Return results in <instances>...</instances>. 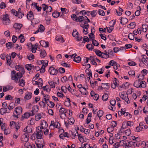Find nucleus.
<instances>
[{
    "mask_svg": "<svg viewBox=\"0 0 148 148\" xmlns=\"http://www.w3.org/2000/svg\"><path fill=\"white\" fill-rule=\"evenodd\" d=\"M80 26L83 28H85V29H88L89 27V25L88 22L85 21L84 22V24H81L80 25Z\"/></svg>",
    "mask_w": 148,
    "mask_h": 148,
    "instance_id": "nucleus-10",
    "label": "nucleus"
},
{
    "mask_svg": "<svg viewBox=\"0 0 148 148\" xmlns=\"http://www.w3.org/2000/svg\"><path fill=\"white\" fill-rule=\"evenodd\" d=\"M25 67L27 70L28 71L31 70L32 68H33L31 64H27L25 65Z\"/></svg>",
    "mask_w": 148,
    "mask_h": 148,
    "instance_id": "nucleus-34",
    "label": "nucleus"
},
{
    "mask_svg": "<svg viewBox=\"0 0 148 148\" xmlns=\"http://www.w3.org/2000/svg\"><path fill=\"white\" fill-rule=\"evenodd\" d=\"M116 64V62H115V61H114L113 60H111L109 63V65H111V66H113L114 65H115Z\"/></svg>",
    "mask_w": 148,
    "mask_h": 148,
    "instance_id": "nucleus-64",
    "label": "nucleus"
},
{
    "mask_svg": "<svg viewBox=\"0 0 148 148\" xmlns=\"http://www.w3.org/2000/svg\"><path fill=\"white\" fill-rule=\"evenodd\" d=\"M67 100L65 101L64 105L66 106H70L71 104L70 103V100L68 98H66Z\"/></svg>",
    "mask_w": 148,
    "mask_h": 148,
    "instance_id": "nucleus-32",
    "label": "nucleus"
},
{
    "mask_svg": "<svg viewBox=\"0 0 148 148\" xmlns=\"http://www.w3.org/2000/svg\"><path fill=\"white\" fill-rule=\"evenodd\" d=\"M13 45H14V44H13L12 43L10 42L6 43V46L8 49H10L13 47Z\"/></svg>",
    "mask_w": 148,
    "mask_h": 148,
    "instance_id": "nucleus-26",
    "label": "nucleus"
},
{
    "mask_svg": "<svg viewBox=\"0 0 148 148\" xmlns=\"http://www.w3.org/2000/svg\"><path fill=\"white\" fill-rule=\"evenodd\" d=\"M22 26L23 25L22 24L16 23L14 24L13 27L16 29V30L17 29L20 30Z\"/></svg>",
    "mask_w": 148,
    "mask_h": 148,
    "instance_id": "nucleus-7",
    "label": "nucleus"
},
{
    "mask_svg": "<svg viewBox=\"0 0 148 148\" xmlns=\"http://www.w3.org/2000/svg\"><path fill=\"white\" fill-rule=\"evenodd\" d=\"M131 133V131L130 129H127L126 130L125 132V134L127 136H129Z\"/></svg>",
    "mask_w": 148,
    "mask_h": 148,
    "instance_id": "nucleus-55",
    "label": "nucleus"
},
{
    "mask_svg": "<svg viewBox=\"0 0 148 148\" xmlns=\"http://www.w3.org/2000/svg\"><path fill=\"white\" fill-rule=\"evenodd\" d=\"M128 21V20L126 18L121 17V19L120 23L124 25L126 24Z\"/></svg>",
    "mask_w": 148,
    "mask_h": 148,
    "instance_id": "nucleus-15",
    "label": "nucleus"
},
{
    "mask_svg": "<svg viewBox=\"0 0 148 148\" xmlns=\"http://www.w3.org/2000/svg\"><path fill=\"white\" fill-rule=\"evenodd\" d=\"M83 40L84 41H86L87 42H88L90 41V40L88 37L86 36H85L84 37Z\"/></svg>",
    "mask_w": 148,
    "mask_h": 148,
    "instance_id": "nucleus-62",
    "label": "nucleus"
},
{
    "mask_svg": "<svg viewBox=\"0 0 148 148\" xmlns=\"http://www.w3.org/2000/svg\"><path fill=\"white\" fill-rule=\"evenodd\" d=\"M27 18L31 21L32 23H33L32 20L34 19V16L33 12L32 11H30L27 15Z\"/></svg>",
    "mask_w": 148,
    "mask_h": 148,
    "instance_id": "nucleus-5",
    "label": "nucleus"
},
{
    "mask_svg": "<svg viewBox=\"0 0 148 148\" xmlns=\"http://www.w3.org/2000/svg\"><path fill=\"white\" fill-rule=\"evenodd\" d=\"M141 74L142 75H146L148 73V71L146 69H144L142 70L141 72Z\"/></svg>",
    "mask_w": 148,
    "mask_h": 148,
    "instance_id": "nucleus-50",
    "label": "nucleus"
},
{
    "mask_svg": "<svg viewBox=\"0 0 148 148\" xmlns=\"http://www.w3.org/2000/svg\"><path fill=\"white\" fill-rule=\"evenodd\" d=\"M2 19L4 21H7V23H9L10 20L8 17V14L3 15V16Z\"/></svg>",
    "mask_w": 148,
    "mask_h": 148,
    "instance_id": "nucleus-13",
    "label": "nucleus"
},
{
    "mask_svg": "<svg viewBox=\"0 0 148 148\" xmlns=\"http://www.w3.org/2000/svg\"><path fill=\"white\" fill-rule=\"evenodd\" d=\"M94 47L91 44H88L86 45V48L89 50L91 51L94 49Z\"/></svg>",
    "mask_w": 148,
    "mask_h": 148,
    "instance_id": "nucleus-24",
    "label": "nucleus"
},
{
    "mask_svg": "<svg viewBox=\"0 0 148 148\" xmlns=\"http://www.w3.org/2000/svg\"><path fill=\"white\" fill-rule=\"evenodd\" d=\"M92 44L95 46H98L99 45L98 42L95 39L92 40Z\"/></svg>",
    "mask_w": 148,
    "mask_h": 148,
    "instance_id": "nucleus-53",
    "label": "nucleus"
},
{
    "mask_svg": "<svg viewBox=\"0 0 148 148\" xmlns=\"http://www.w3.org/2000/svg\"><path fill=\"white\" fill-rule=\"evenodd\" d=\"M60 13L58 12H54L52 14V16L54 18H57L59 16Z\"/></svg>",
    "mask_w": 148,
    "mask_h": 148,
    "instance_id": "nucleus-31",
    "label": "nucleus"
},
{
    "mask_svg": "<svg viewBox=\"0 0 148 148\" xmlns=\"http://www.w3.org/2000/svg\"><path fill=\"white\" fill-rule=\"evenodd\" d=\"M102 54H103V55L102 56L103 58H107L110 57L109 56L107 53H103Z\"/></svg>",
    "mask_w": 148,
    "mask_h": 148,
    "instance_id": "nucleus-52",
    "label": "nucleus"
},
{
    "mask_svg": "<svg viewBox=\"0 0 148 148\" xmlns=\"http://www.w3.org/2000/svg\"><path fill=\"white\" fill-rule=\"evenodd\" d=\"M41 125L43 126V127L46 128L48 126V124L45 121H43L41 123Z\"/></svg>",
    "mask_w": 148,
    "mask_h": 148,
    "instance_id": "nucleus-39",
    "label": "nucleus"
},
{
    "mask_svg": "<svg viewBox=\"0 0 148 148\" xmlns=\"http://www.w3.org/2000/svg\"><path fill=\"white\" fill-rule=\"evenodd\" d=\"M103 111L101 110H100L99 111L97 112V115L100 118L101 117L103 114Z\"/></svg>",
    "mask_w": 148,
    "mask_h": 148,
    "instance_id": "nucleus-35",
    "label": "nucleus"
},
{
    "mask_svg": "<svg viewBox=\"0 0 148 148\" xmlns=\"http://www.w3.org/2000/svg\"><path fill=\"white\" fill-rule=\"evenodd\" d=\"M142 60L141 61L144 64H145L147 62V60H146L148 58L146 56L142 55Z\"/></svg>",
    "mask_w": 148,
    "mask_h": 148,
    "instance_id": "nucleus-22",
    "label": "nucleus"
},
{
    "mask_svg": "<svg viewBox=\"0 0 148 148\" xmlns=\"http://www.w3.org/2000/svg\"><path fill=\"white\" fill-rule=\"evenodd\" d=\"M59 71L61 73H63L65 72V69L62 67H60L59 69Z\"/></svg>",
    "mask_w": 148,
    "mask_h": 148,
    "instance_id": "nucleus-59",
    "label": "nucleus"
},
{
    "mask_svg": "<svg viewBox=\"0 0 148 148\" xmlns=\"http://www.w3.org/2000/svg\"><path fill=\"white\" fill-rule=\"evenodd\" d=\"M15 112L16 114H14V113L13 116L14 117H16L17 118H18V115L22 113V108L21 107H16L15 108Z\"/></svg>",
    "mask_w": 148,
    "mask_h": 148,
    "instance_id": "nucleus-3",
    "label": "nucleus"
},
{
    "mask_svg": "<svg viewBox=\"0 0 148 148\" xmlns=\"http://www.w3.org/2000/svg\"><path fill=\"white\" fill-rule=\"evenodd\" d=\"M7 108H3L0 109V113L1 114H3L5 113H8L9 112L7 110Z\"/></svg>",
    "mask_w": 148,
    "mask_h": 148,
    "instance_id": "nucleus-17",
    "label": "nucleus"
},
{
    "mask_svg": "<svg viewBox=\"0 0 148 148\" xmlns=\"http://www.w3.org/2000/svg\"><path fill=\"white\" fill-rule=\"evenodd\" d=\"M99 15L104 16L105 15V13L102 10H99Z\"/></svg>",
    "mask_w": 148,
    "mask_h": 148,
    "instance_id": "nucleus-48",
    "label": "nucleus"
},
{
    "mask_svg": "<svg viewBox=\"0 0 148 148\" xmlns=\"http://www.w3.org/2000/svg\"><path fill=\"white\" fill-rule=\"evenodd\" d=\"M117 79L116 78H114L113 84H114V87H113V85L112 84L111 87L114 89L115 88L116 86H119V84L117 83Z\"/></svg>",
    "mask_w": 148,
    "mask_h": 148,
    "instance_id": "nucleus-21",
    "label": "nucleus"
},
{
    "mask_svg": "<svg viewBox=\"0 0 148 148\" xmlns=\"http://www.w3.org/2000/svg\"><path fill=\"white\" fill-rule=\"evenodd\" d=\"M108 97V95L106 93L103 95L102 97V99L104 101H106Z\"/></svg>",
    "mask_w": 148,
    "mask_h": 148,
    "instance_id": "nucleus-38",
    "label": "nucleus"
},
{
    "mask_svg": "<svg viewBox=\"0 0 148 148\" xmlns=\"http://www.w3.org/2000/svg\"><path fill=\"white\" fill-rule=\"evenodd\" d=\"M11 79L15 80L16 83H18L19 80L22 77V76L20 75V72L16 73V71L13 70L11 73Z\"/></svg>",
    "mask_w": 148,
    "mask_h": 148,
    "instance_id": "nucleus-2",
    "label": "nucleus"
},
{
    "mask_svg": "<svg viewBox=\"0 0 148 148\" xmlns=\"http://www.w3.org/2000/svg\"><path fill=\"white\" fill-rule=\"evenodd\" d=\"M139 84V88H145L146 87V83L145 81L140 82Z\"/></svg>",
    "mask_w": 148,
    "mask_h": 148,
    "instance_id": "nucleus-18",
    "label": "nucleus"
},
{
    "mask_svg": "<svg viewBox=\"0 0 148 148\" xmlns=\"http://www.w3.org/2000/svg\"><path fill=\"white\" fill-rule=\"evenodd\" d=\"M123 144L125 145L126 147H131L132 146V144H133V142L132 141H129L128 142V143H127V141H123Z\"/></svg>",
    "mask_w": 148,
    "mask_h": 148,
    "instance_id": "nucleus-12",
    "label": "nucleus"
},
{
    "mask_svg": "<svg viewBox=\"0 0 148 148\" xmlns=\"http://www.w3.org/2000/svg\"><path fill=\"white\" fill-rule=\"evenodd\" d=\"M47 55V53L45 51H41L40 53V56L42 58H44Z\"/></svg>",
    "mask_w": 148,
    "mask_h": 148,
    "instance_id": "nucleus-28",
    "label": "nucleus"
},
{
    "mask_svg": "<svg viewBox=\"0 0 148 148\" xmlns=\"http://www.w3.org/2000/svg\"><path fill=\"white\" fill-rule=\"evenodd\" d=\"M78 32L76 29L73 30L72 33V35L73 37H77V36H78Z\"/></svg>",
    "mask_w": 148,
    "mask_h": 148,
    "instance_id": "nucleus-44",
    "label": "nucleus"
},
{
    "mask_svg": "<svg viewBox=\"0 0 148 148\" xmlns=\"http://www.w3.org/2000/svg\"><path fill=\"white\" fill-rule=\"evenodd\" d=\"M6 5L5 3L3 2H2L0 5V7L1 9H3L5 8Z\"/></svg>",
    "mask_w": 148,
    "mask_h": 148,
    "instance_id": "nucleus-54",
    "label": "nucleus"
},
{
    "mask_svg": "<svg viewBox=\"0 0 148 148\" xmlns=\"http://www.w3.org/2000/svg\"><path fill=\"white\" fill-rule=\"evenodd\" d=\"M90 11H88L87 12H86V11L84 10H83L82 11H81L80 12V13L81 14H83L84 13L85 14H89L90 12Z\"/></svg>",
    "mask_w": 148,
    "mask_h": 148,
    "instance_id": "nucleus-57",
    "label": "nucleus"
},
{
    "mask_svg": "<svg viewBox=\"0 0 148 148\" xmlns=\"http://www.w3.org/2000/svg\"><path fill=\"white\" fill-rule=\"evenodd\" d=\"M38 106L33 107L32 108V110L31 111L32 113H30L28 112H26L24 114L21 119V121H23L25 118L27 119L29 118L31 116H33L36 112L38 111Z\"/></svg>",
    "mask_w": 148,
    "mask_h": 148,
    "instance_id": "nucleus-1",
    "label": "nucleus"
},
{
    "mask_svg": "<svg viewBox=\"0 0 148 148\" xmlns=\"http://www.w3.org/2000/svg\"><path fill=\"white\" fill-rule=\"evenodd\" d=\"M31 131L30 132H28L27 133H25L24 134L23 136V138H29V133L30 132L32 131V130H31Z\"/></svg>",
    "mask_w": 148,
    "mask_h": 148,
    "instance_id": "nucleus-56",
    "label": "nucleus"
},
{
    "mask_svg": "<svg viewBox=\"0 0 148 148\" xmlns=\"http://www.w3.org/2000/svg\"><path fill=\"white\" fill-rule=\"evenodd\" d=\"M49 71L51 75H57L58 72V71L53 67L51 66L49 67Z\"/></svg>",
    "mask_w": 148,
    "mask_h": 148,
    "instance_id": "nucleus-4",
    "label": "nucleus"
},
{
    "mask_svg": "<svg viewBox=\"0 0 148 148\" xmlns=\"http://www.w3.org/2000/svg\"><path fill=\"white\" fill-rule=\"evenodd\" d=\"M41 118V115L40 113H38L37 115L35 116V120L36 121L39 120Z\"/></svg>",
    "mask_w": 148,
    "mask_h": 148,
    "instance_id": "nucleus-42",
    "label": "nucleus"
},
{
    "mask_svg": "<svg viewBox=\"0 0 148 148\" xmlns=\"http://www.w3.org/2000/svg\"><path fill=\"white\" fill-rule=\"evenodd\" d=\"M67 81V79L66 76H64L61 79V81L63 82H66Z\"/></svg>",
    "mask_w": 148,
    "mask_h": 148,
    "instance_id": "nucleus-63",
    "label": "nucleus"
},
{
    "mask_svg": "<svg viewBox=\"0 0 148 148\" xmlns=\"http://www.w3.org/2000/svg\"><path fill=\"white\" fill-rule=\"evenodd\" d=\"M77 19H75V21L77 22H81L85 20L84 17L82 16H80L77 17Z\"/></svg>",
    "mask_w": 148,
    "mask_h": 148,
    "instance_id": "nucleus-20",
    "label": "nucleus"
},
{
    "mask_svg": "<svg viewBox=\"0 0 148 148\" xmlns=\"http://www.w3.org/2000/svg\"><path fill=\"white\" fill-rule=\"evenodd\" d=\"M38 142V140L36 141V144L37 146V147L38 148H43V146L42 144L37 143Z\"/></svg>",
    "mask_w": 148,
    "mask_h": 148,
    "instance_id": "nucleus-37",
    "label": "nucleus"
},
{
    "mask_svg": "<svg viewBox=\"0 0 148 148\" xmlns=\"http://www.w3.org/2000/svg\"><path fill=\"white\" fill-rule=\"evenodd\" d=\"M11 12L16 16H18V12L15 10L12 9L11 11Z\"/></svg>",
    "mask_w": 148,
    "mask_h": 148,
    "instance_id": "nucleus-58",
    "label": "nucleus"
},
{
    "mask_svg": "<svg viewBox=\"0 0 148 148\" xmlns=\"http://www.w3.org/2000/svg\"><path fill=\"white\" fill-rule=\"evenodd\" d=\"M5 99L7 100H10L11 101L13 100V98L10 95H7L5 97Z\"/></svg>",
    "mask_w": 148,
    "mask_h": 148,
    "instance_id": "nucleus-45",
    "label": "nucleus"
},
{
    "mask_svg": "<svg viewBox=\"0 0 148 148\" xmlns=\"http://www.w3.org/2000/svg\"><path fill=\"white\" fill-rule=\"evenodd\" d=\"M129 65L130 66H134L136 65V63L134 61H131L128 63Z\"/></svg>",
    "mask_w": 148,
    "mask_h": 148,
    "instance_id": "nucleus-60",
    "label": "nucleus"
},
{
    "mask_svg": "<svg viewBox=\"0 0 148 148\" xmlns=\"http://www.w3.org/2000/svg\"><path fill=\"white\" fill-rule=\"evenodd\" d=\"M40 43L42 47H49V42L47 41L45 42L44 40H41L40 42Z\"/></svg>",
    "mask_w": 148,
    "mask_h": 148,
    "instance_id": "nucleus-8",
    "label": "nucleus"
},
{
    "mask_svg": "<svg viewBox=\"0 0 148 148\" xmlns=\"http://www.w3.org/2000/svg\"><path fill=\"white\" fill-rule=\"evenodd\" d=\"M54 126L56 128H59L60 127V124L58 122H55L53 123Z\"/></svg>",
    "mask_w": 148,
    "mask_h": 148,
    "instance_id": "nucleus-40",
    "label": "nucleus"
},
{
    "mask_svg": "<svg viewBox=\"0 0 148 148\" xmlns=\"http://www.w3.org/2000/svg\"><path fill=\"white\" fill-rule=\"evenodd\" d=\"M129 85V83L127 82L125 83L124 84H122V85L123 87V88H124L125 89H126L127 88H128Z\"/></svg>",
    "mask_w": 148,
    "mask_h": 148,
    "instance_id": "nucleus-43",
    "label": "nucleus"
},
{
    "mask_svg": "<svg viewBox=\"0 0 148 148\" xmlns=\"http://www.w3.org/2000/svg\"><path fill=\"white\" fill-rule=\"evenodd\" d=\"M129 38L131 40H133L135 38L134 36L132 33H130L128 36Z\"/></svg>",
    "mask_w": 148,
    "mask_h": 148,
    "instance_id": "nucleus-47",
    "label": "nucleus"
},
{
    "mask_svg": "<svg viewBox=\"0 0 148 148\" xmlns=\"http://www.w3.org/2000/svg\"><path fill=\"white\" fill-rule=\"evenodd\" d=\"M13 87L11 86H7L5 87H4L3 89V92H5L10 90L12 89Z\"/></svg>",
    "mask_w": 148,
    "mask_h": 148,
    "instance_id": "nucleus-23",
    "label": "nucleus"
},
{
    "mask_svg": "<svg viewBox=\"0 0 148 148\" xmlns=\"http://www.w3.org/2000/svg\"><path fill=\"white\" fill-rule=\"evenodd\" d=\"M114 130L113 127H109L107 128V131L108 133L112 132Z\"/></svg>",
    "mask_w": 148,
    "mask_h": 148,
    "instance_id": "nucleus-61",
    "label": "nucleus"
},
{
    "mask_svg": "<svg viewBox=\"0 0 148 148\" xmlns=\"http://www.w3.org/2000/svg\"><path fill=\"white\" fill-rule=\"evenodd\" d=\"M6 60L7 63H8L9 65L10 66L11 64V56L7 55L6 57Z\"/></svg>",
    "mask_w": 148,
    "mask_h": 148,
    "instance_id": "nucleus-30",
    "label": "nucleus"
},
{
    "mask_svg": "<svg viewBox=\"0 0 148 148\" xmlns=\"http://www.w3.org/2000/svg\"><path fill=\"white\" fill-rule=\"evenodd\" d=\"M18 83L19 86L22 87H23L25 86V80L23 79H20L19 80Z\"/></svg>",
    "mask_w": 148,
    "mask_h": 148,
    "instance_id": "nucleus-14",
    "label": "nucleus"
},
{
    "mask_svg": "<svg viewBox=\"0 0 148 148\" xmlns=\"http://www.w3.org/2000/svg\"><path fill=\"white\" fill-rule=\"evenodd\" d=\"M37 43H36L34 45L31 44L32 47L31 51L33 53H35L36 52V50L38 48Z\"/></svg>",
    "mask_w": 148,
    "mask_h": 148,
    "instance_id": "nucleus-11",
    "label": "nucleus"
},
{
    "mask_svg": "<svg viewBox=\"0 0 148 148\" xmlns=\"http://www.w3.org/2000/svg\"><path fill=\"white\" fill-rule=\"evenodd\" d=\"M144 125L143 123L140 122L139 123V132L142 131V130L144 129Z\"/></svg>",
    "mask_w": 148,
    "mask_h": 148,
    "instance_id": "nucleus-46",
    "label": "nucleus"
},
{
    "mask_svg": "<svg viewBox=\"0 0 148 148\" xmlns=\"http://www.w3.org/2000/svg\"><path fill=\"white\" fill-rule=\"evenodd\" d=\"M67 112V110L64 108H61L59 110V112L61 114H64L65 116H66V114H65Z\"/></svg>",
    "mask_w": 148,
    "mask_h": 148,
    "instance_id": "nucleus-25",
    "label": "nucleus"
},
{
    "mask_svg": "<svg viewBox=\"0 0 148 148\" xmlns=\"http://www.w3.org/2000/svg\"><path fill=\"white\" fill-rule=\"evenodd\" d=\"M97 11L96 10H94L91 12L90 14L92 17H95L97 14Z\"/></svg>",
    "mask_w": 148,
    "mask_h": 148,
    "instance_id": "nucleus-33",
    "label": "nucleus"
},
{
    "mask_svg": "<svg viewBox=\"0 0 148 148\" xmlns=\"http://www.w3.org/2000/svg\"><path fill=\"white\" fill-rule=\"evenodd\" d=\"M43 133L40 131V132H37L36 134V137L38 139H40L42 138V136L43 135Z\"/></svg>",
    "mask_w": 148,
    "mask_h": 148,
    "instance_id": "nucleus-19",
    "label": "nucleus"
},
{
    "mask_svg": "<svg viewBox=\"0 0 148 148\" xmlns=\"http://www.w3.org/2000/svg\"><path fill=\"white\" fill-rule=\"evenodd\" d=\"M48 83L49 84L50 86L51 87V88H55V84L52 81H51L50 82H49Z\"/></svg>",
    "mask_w": 148,
    "mask_h": 148,
    "instance_id": "nucleus-51",
    "label": "nucleus"
},
{
    "mask_svg": "<svg viewBox=\"0 0 148 148\" xmlns=\"http://www.w3.org/2000/svg\"><path fill=\"white\" fill-rule=\"evenodd\" d=\"M106 28L108 32L110 33L112 31L113 29V26H110L109 29L108 27H106Z\"/></svg>",
    "mask_w": 148,
    "mask_h": 148,
    "instance_id": "nucleus-49",
    "label": "nucleus"
},
{
    "mask_svg": "<svg viewBox=\"0 0 148 148\" xmlns=\"http://www.w3.org/2000/svg\"><path fill=\"white\" fill-rule=\"evenodd\" d=\"M56 39L57 41H60L61 40L62 42H63L64 41V40L63 38L61 36H57L56 37Z\"/></svg>",
    "mask_w": 148,
    "mask_h": 148,
    "instance_id": "nucleus-36",
    "label": "nucleus"
},
{
    "mask_svg": "<svg viewBox=\"0 0 148 148\" xmlns=\"http://www.w3.org/2000/svg\"><path fill=\"white\" fill-rule=\"evenodd\" d=\"M81 58L80 56H77L76 57H75L73 59V61L77 63L80 62L81 61Z\"/></svg>",
    "mask_w": 148,
    "mask_h": 148,
    "instance_id": "nucleus-27",
    "label": "nucleus"
},
{
    "mask_svg": "<svg viewBox=\"0 0 148 148\" xmlns=\"http://www.w3.org/2000/svg\"><path fill=\"white\" fill-rule=\"evenodd\" d=\"M93 51L95 52L97 56L101 58H103V56L102 55V54L103 53V52H101L100 50L96 49H94Z\"/></svg>",
    "mask_w": 148,
    "mask_h": 148,
    "instance_id": "nucleus-16",
    "label": "nucleus"
},
{
    "mask_svg": "<svg viewBox=\"0 0 148 148\" xmlns=\"http://www.w3.org/2000/svg\"><path fill=\"white\" fill-rule=\"evenodd\" d=\"M32 93L31 92H26L24 97L25 100H29L32 97Z\"/></svg>",
    "mask_w": 148,
    "mask_h": 148,
    "instance_id": "nucleus-9",
    "label": "nucleus"
},
{
    "mask_svg": "<svg viewBox=\"0 0 148 148\" xmlns=\"http://www.w3.org/2000/svg\"><path fill=\"white\" fill-rule=\"evenodd\" d=\"M120 97L123 100H124L127 104L130 103L129 99L128 98L127 96L126 97V96L124 95V93H121V94L120 95Z\"/></svg>",
    "mask_w": 148,
    "mask_h": 148,
    "instance_id": "nucleus-6",
    "label": "nucleus"
},
{
    "mask_svg": "<svg viewBox=\"0 0 148 148\" xmlns=\"http://www.w3.org/2000/svg\"><path fill=\"white\" fill-rule=\"evenodd\" d=\"M143 31L144 32H146L147 29V26L146 24L143 25Z\"/></svg>",
    "mask_w": 148,
    "mask_h": 148,
    "instance_id": "nucleus-41",
    "label": "nucleus"
},
{
    "mask_svg": "<svg viewBox=\"0 0 148 148\" xmlns=\"http://www.w3.org/2000/svg\"><path fill=\"white\" fill-rule=\"evenodd\" d=\"M132 146H134L135 148H138L139 147V142L137 141V140H135V142H133Z\"/></svg>",
    "mask_w": 148,
    "mask_h": 148,
    "instance_id": "nucleus-29",
    "label": "nucleus"
}]
</instances>
